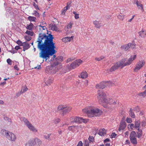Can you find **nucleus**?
I'll return each mask as SVG.
<instances>
[{"instance_id":"obj_53","label":"nucleus","mask_w":146,"mask_h":146,"mask_svg":"<svg viewBox=\"0 0 146 146\" xmlns=\"http://www.w3.org/2000/svg\"><path fill=\"white\" fill-rule=\"evenodd\" d=\"M33 6H34V7L36 9V10H39V9L38 6V5L36 4L35 2H33Z\"/></svg>"},{"instance_id":"obj_32","label":"nucleus","mask_w":146,"mask_h":146,"mask_svg":"<svg viewBox=\"0 0 146 146\" xmlns=\"http://www.w3.org/2000/svg\"><path fill=\"white\" fill-rule=\"evenodd\" d=\"M89 141L90 143H93L95 142V139L92 136H89L88 138Z\"/></svg>"},{"instance_id":"obj_12","label":"nucleus","mask_w":146,"mask_h":146,"mask_svg":"<svg viewBox=\"0 0 146 146\" xmlns=\"http://www.w3.org/2000/svg\"><path fill=\"white\" fill-rule=\"evenodd\" d=\"M136 57L137 56L136 54L131 56L127 61L128 65H130L132 63V61L135 60Z\"/></svg>"},{"instance_id":"obj_30","label":"nucleus","mask_w":146,"mask_h":146,"mask_svg":"<svg viewBox=\"0 0 146 146\" xmlns=\"http://www.w3.org/2000/svg\"><path fill=\"white\" fill-rule=\"evenodd\" d=\"M73 23H69L67 26H66L65 27V29L66 30L68 31L69 29H71L72 28V25Z\"/></svg>"},{"instance_id":"obj_27","label":"nucleus","mask_w":146,"mask_h":146,"mask_svg":"<svg viewBox=\"0 0 146 146\" xmlns=\"http://www.w3.org/2000/svg\"><path fill=\"white\" fill-rule=\"evenodd\" d=\"M66 105L62 104L60 105L57 107V110L58 111H62L65 108Z\"/></svg>"},{"instance_id":"obj_4","label":"nucleus","mask_w":146,"mask_h":146,"mask_svg":"<svg viewBox=\"0 0 146 146\" xmlns=\"http://www.w3.org/2000/svg\"><path fill=\"white\" fill-rule=\"evenodd\" d=\"M70 121L71 123H81L83 122L86 123L89 121L88 119H84L81 117L72 116L70 118Z\"/></svg>"},{"instance_id":"obj_21","label":"nucleus","mask_w":146,"mask_h":146,"mask_svg":"<svg viewBox=\"0 0 146 146\" xmlns=\"http://www.w3.org/2000/svg\"><path fill=\"white\" fill-rule=\"evenodd\" d=\"M77 126L72 125L68 127V129L69 130L72 131L73 132H75L77 128Z\"/></svg>"},{"instance_id":"obj_45","label":"nucleus","mask_w":146,"mask_h":146,"mask_svg":"<svg viewBox=\"0 0 146 146\" xmlns=\"http://www.w3.org/2000/svg\"><path fill=\"white\" fill-rule=\"evenodd\" d=\"M51 29L53 31H58V29L55 25H53L51 27Z\"/></svg>"},{"instance_id":"obj_39","label":"nucleus","mask_w":146,"mask_h":146,"mask_svg":"<svg viewBox=\"0 0 146 146\" xmlns=\"http://www.w3.org/2000/svg\"><path fill=\"white\" fill-rule=\"evenodd\" d=\"M28 90V88L26 86L23 87L20 92V94H22L25 92L27 91Z\"/></svg>"},{"instance_id":"obj_41","label":"nucleus","mask_w":146,"mask_h":146,"mask_svg":"<svg viewBox=\"0 0 146 146\" xmlns=\"http://www.w3.org/2000/svg\"><path fill=\"white\" fill-rule=\"evenodd\" d=\"M89 107H88L87 108L84 109H83L82 110L83 112L85 113H86L87 114L88 116V112H89L90 111V109H89Z\"/></svg>"},{"instance_id":"obj_42","label":"nucleus","mask_w":146,"mask_h":146,"mask_svg":"<svg viewBox=\"0 0 146 146\" xmlns=\"http://www.w3.org/2000/svg\"><path fill=\"white\" fill-rule=\"evenodd\" d=\"M106 134V130L104 128L102 129L101 130V136H104Z\"/></svg>"},{"instance_id":"obj_49","label":"nucleus","mask_w":146,"mask_h":146,"mask_svg":"<svg viewBox=\"0 0 146 146\" xmlns=\"http://www.w3.org/2000/svg\"><path fill=\"white\" fill-rule=\"evenodd\" d=\"M104 82H106V81H103L101 82V89H103L105 87H107V86H106V84H102V83Z\"/></svg>"},{"instance_id":"obj_59","label":"nucleus","mask_w":146,"mask_h":146,"mask_svg":"<svg viewBox=\"0 0 146 146\" xmlns=\"http://www.w3.org/2000/svg\"><path fill=\"white\" fill-rule=\"evenodd\" d=\"M50 56H48V57L47 58H45V61H46L47 60H48V61L49 62H51V60H50L51 59V57Z\"/></svg>"},{"instance_id":"obj_47","label":"nucleus","mask_w":146,"mask_h":146,"mask_svg":"<svg viewBox=\"0 0 146 146\" xmlns=\"http://www.w3.org/2000/svg\"><path fill=\"white\" fill-rule=\"evenodd\" d=\"M90 143L87 140H85L84 143V146H89Z\"/></svg>"},{"instance_id":"obj_64","label":"nucleus","mask_w":146,"mask_h":146,"mask_svg":"<svg viewBox=\"0 0 146 146\" xmlns=\"http://www.w3.org/2000/svg\"><path fill=\"white\" fill-rule=\"evenodd\" d=\"M96 89H99L100 88V85L99 84H97L96 86Z\"/></svg>"},{"instance_id":"obj_6","label":"nucleus","mask_w":146,"mask_h":146,"mask_svg":"<svg viewBox=\"0 0 146 146\" xmlns=\"http://www.w3.org/2000/svg\"><path fill=\"white\" fill-rule=\"evenodd\" d=\"M23 120L26 126L31 131L35 133L37 132V129L27 119L24 118Z\"/></svg>"},{"instance_id":"obj_61","label":"nucleus","mask_w":146,"mask_h":146,"mask_svg":"<svg viewBox=\"0 0 146 146\" xmlns=\"http://www.w3.org/2000/svg\"><path fill=\"white\" fill-rule=\"evenodd\" d=\"M77 146H83V143L81 141H80L79 142Z\"/></svg>"},{"instance_id":"obj_38","label":"nucleus","mask_w":146,"mask_h":146,"mask_svg":"<svg viewBox=\"0 0 146 146\" xmlns=\"http://www.w3.org/2000/svg\"><path fill=\"white\" fill-rule=\"evenodd\" d=\"M138 131L137 132V137L139 138L141 137L142 135V130L141 129L137 130Z\"/></svg>"},{"instance_id":"obj_16","label":"nucleus","mask_w":146,"mask_h":146,"mask_svg":"<svg viewBox=\"0 0 146 146\" xmlns=\"http://www.w3.org/2000/svg\"><path fill=\"white\" fill-rule=\"evenodd\" d=\"M72 110L71 107H68L66 105L65 106V108L62 111V114L64 115L70 112Z\"/></svg>"},{"instance_id":"obj_60","label":"nucleus","mask_w":146,"mask_h":146,"mask_svg":"<svg viewBox=\"0 0 146 146\" xmlns=\"http://www.w3.org/2000/svg\"><path fill=\"white\" fill-rule=\"evenodd\" d=\"M116 135H117L115 133H112L111 135V138H115Z\"/></svg>"},{"instance_id":"obj_46","label":"nucleus","mask_w":146,"mask_h":146,"mask_svg":"<svg viewBox=\"0 0 146 146\" xmlns=\"http://www.w3.org/2000/svg\"><path fill=\"white\" fill-rule=\"evenodd\" d=\"M33 13L32 14V15H35L37 17H39L40 15L36 11L34 10L33 11Z\"/></svg>"},{"instance_id":"obj_35","label":"nucleus","mask_w":146,"mask_h":146,"mask_svg":"<svg viewBox=\"0 0 146 146\" xmlns=\"http://www.w3.org/2000/svg\"><path fill=\"white\" fill-rule=\"evenodd\" d=\"M99 21H94L93 23L95 26V27L97 28H100V23Z\"/></svg>"},{"instance_id":"obj_8","label":"nucleus","mask_w":146,"mask_h":146,"mask_svg":"<svg viewBox=\"0 0 146 146\" xmlns=\"http://www.w3.org/2000/svg\"><path fill=\"white\" fill-rule=\"evenodd\" d=\"M145 64V62L144 60L140 61L138 62L136 65L133 70L134 71L137 72Z\"/></svg>"},{"instance_id":"obj_43","label":"nucleus","mask_w":146,"mask_h":146,"mask_svg":"<svg viewBox=\"0 0 146 146\" xmlns=\"http://www.w3.org/2000/svg\"><path fill=\"white\" fill-rule=\"evenodd\" d=\"M25 33L29 35L33 36L34 35V32L32 31L27 30L25 32Z\"/></svg>"},{"instance_id":"obj_17","label":"nucleus","mask_w":146,"mask_h":146,"mask_svg":"<svg viewBox=\"0 0 146 146\" xmlns=\"http://www.w3.org/2000/svg\"><path fill=\"white\" fill-rule=\"evenodd\" d=\"M135 128L137 130L141 129L140 121L139 120L136 121L134 123Z\"/></svg>"},{"instance_id":"obj_63","label":"nucleus","mask_w":146,"mask_h":146,"mask_svg":"<svg viewBox=\"0 0 146 146\" xmlns=\"http://www.w3.org/2000/svg\"><path fill=\"white\" fill-rule=\"evenodd\" d=\"M110 141V139L108 138H107L104 140V143L105 144L106 143V142H109Z\"/></svg>"},{"instance_id":"obj_20","label":"nucleus","mask_w":146,"mask_h":146,"mask_svg":"<svg viewBox=\"0 0 146 146\" xmlns=\"http://www.w3.org/2000/svg\"><path fill=\"white\" fill-rule=\"evenodd\" d=\"M57 60H58V61H57L56 62H54L53 65L56 66L59 64L60 62H61L62 61L63 58L62 56H59L57 58Z\"/></svg>"},{"instance_id":"obj_36","label":"nucleus","mask_w":146,"mask_h":146,"mask_svg":"<svg viewBox=\"0 0 146 146\" xmlns=\"http://www.w3.org/2000/svg\"><path fill=\"white\" fill-rule=\"evenodd\" d=\"M125 15L120 12V14L117 16V17L118 19L122 21Z\"/></svg>"},{"instance_id":"obj_5","label":"nucleus","mask_w":146,"mask_h":146,"mask_svg":"<svg viewBox=\"0 0 146 146\" xmlns=\"http://www.w3.org/2000/svg\"><path fill=\"white\" fill-rule=\"evenodd\" d=\"M5 132L6 137L11 142L15 141L16 137L15 134L6 130H2L1 131Z\"/></svg>"},{"instance_id":"obj_29","label":"nucleus","mask_w":146,"mask_h":146,"mask_svg":"<svg viewBox=\"0 0 146 146\" xmlns=\"http://www.w3.org/2000/svg\"><path fill=\"white\" fill-rule=\"evenodd\" d=\"M70 7V6L68 4L66 6L64 7L63 9L62 10L61 13L62 14L64 15L67 10Z\"/></svg>"},{"instance_id":"obj_19","label":"nucleus","mask_w":146,"mask_h":146,"mask_svg":"<svg viewBox=\"0 0 146 146\" xmlns=\"http://www.w3.org/2000/svg\"><path fill=\"white\" fill-rule=\"evenodd\" d=\"M35 143L33 139L30 140L26 144V146H35Z\"/></svg>"},{"instance_id":"obj_10","label":"nucleus","mask_w":146,"mask_h":146,"mask_svg":"<svg viewBox=\"0 0 146 146\" xmlns=\"http://www.w3.org/2000/svg\"><path fill=\"white\" fill-rule=\"evenodd\" d=\"M82 61L80 59L76 60L74 61L70 65V67L72 69H74L78 66L82 62Z\"/></svg>"},{"instance_id":"obj_51","label":"nucleus","mask_w":146,"mask_h":146,"mask_svg":"<svg viewBox=\"0 0 146 146\" xmlns=\"http://www.w3.org/2000/svg\"><path fill=\"white\" fill-rule=\"evenodd\" d=\"M98 94L97 95V97L98 100L100 101V90H98Z\"/></svg>"},{"instance_id":"obj_57","label":"nucleus","mask_w":146,"mask_h":146,"mask_svg":"<svg viewBox=\"0 0 146 146\" xmlns=\"http://www.w3.org/2000/svg\"><path fill=\"white\" fill-rule=\"evenodd\" d=\"M51 135V134L50 133L48 134L47 135H44V137L45 139H49L50 136Z\"/></svg>"},{"instance_id":"obj_55","label":"nucleus","mask_w":146,"mask_h":146,"mask_svg":"<svg viewBox=\"0 0 146 146\" xmlns=\"http://www.w3.org/2000/svg\"><path fill=\"white\" fill-rule=\"evenodd\" d=\"M130 48L131 47L132 49H134L135 48L136 44L130 43Z\"/></svg>"},{"instance_id":"obj_33","label":"nucleus","mask_w":146,"mask_h":146,"mask_svg":"<svg viewBox=\"0 0 146 146\" xmlns=\"http://www.w3.org/2000/svg\"><path fill=\"white\" fill-rule=\"evenodd\" d=\"M146 31H142L139 32V34L141 37H145L146 36Z\"/></svg>"},{"instance_id":"obj_34","label":"nucleus","mask_w":146,"mask_h":146,"mask_svg":"<svg viewBox=\"0 0 146 146\" xmlns=\"http://www.w3.org/2000/svg\"><path fill=\"white\" fill-rule=\"evenodd\" d=\"M138 95L140 97H142L144 98L146 96V90L142 92H140L139 93Z\"/></svg>"},{"instance_id":"obj_25","label":"nucleus","mask_w":146,"mask_h":146,"mask_svg":"<svg viewBox=\"0 0 146 146\" xmlns=\"http://www.w3.org/2000/svg\"><path fill=\"white\" fill-rule=\"evenodd\" d=\"M106 84V86H111L114 85V83L110 81H106V82H104L102 83V84Z\"/></svg>"},{"instance_id":"obj_1","label":"nucleus","mask_w":146,"mask_h":146,"mask_svg":"<svg viewBox=\"0 0 146 146\" xmlns=\"http://www.w3.org/2000/svg\"><path fill=\"white\" fill-rule=\"evenodd\" d=\"M52 35L49 34L46 36L45 33H40L37 42V47L40 50L39 57L43 59L52 56L56 51L55 50V43L53 42Z\"/></svg>"},{"instance_id":"obj_15","label":"nucleus","mask_w":146,"mask_h":146,"mask_svg":"<svg viewBox=\"0 0 146 146\" xmlns=\"http://www.w3.org/2000/svg\"><path fill=\"white\" fill-rule=\"evenodd\" d=\"M23 46V50L25 51V50L29 49L30 47L29 44L27 42H23L22 46Z\"/></svg>"},{"instance_id":"obj_2","label":"nucleus","mask_w":146,"mask_h":146,"mask_svg":"<svg viewBox=\"0 0 146 146\" xmlns=\"http://www.w3.org/2000/svg\"><path fill=\"white\" fill-rule=\"evenodd\" d=\"M109 97V95L107 93L102 92L101 93V105L105 108L108 106Z\"/></svg>"},{"instance_id":"obj_18","label":"nucleus","mask_w":146,"mask_h":146,"mask_svg":"<svg viewBox=\"0 0 146 146\" xmlns=\"http://www.w3.org/2000/svg\"><path fill=\"white\" fill-rule=\"evenodd\" d=\"M126 126V123L125 122L121 121L119 126V130L120 131L121 130L124 129Z\"/></svg>"},{"instance_id":"obj_9","label":"nucleus","mask_w":146,"mask_h":146,"mask_svg":"<svg viewBox=\"0 0 146 146\" xmlns=\"http://www.w3.org/2000/svg\"><path fill=\"white\" fill-rule=\"evenodd\" d=\"M126 61V59L124 58L118 62H117L116 63L119 68L121 67V68H122L125 66H128L127 62L126 61Z\"/></svg>"},{"instance_id":"obj_26","label":"nucleus","mask_w":146,"mask_h":146,"mask_svg":"<svg viewBox=\"0 0 146 146\" xmlns=\"http://www.w3.org/2000/svg\"><path fill=\"white\" fill-rule=\"evenodd\" d=\"M127 127L128 129L130 131H132L134 130L135 128L134 124L133 123H130L128 125Z\"/></svg>"},{"instance_id":"obj_37","label":"nucleus","mask_w":146,"mask_h":146,"mask_svg":"<svg viewBox=\"0 0 146 146\" xmlns=\"http://www.w3.org/2000/svg\"><path fill=\"white\" fill-rule=\"evenodd\" d=\"M28 19L30 21L35 22L36 18L35 17L29 16L28 17Z\"/></svg>"},{"instance_id":"obj_54","label":"nucleus","mask_w":146,"mask_h":146,"mask_svg":"<svg viewBox=\"0 0 146 146\" xmlns=\"http://www.w3.org/2000/svg\"><path fill=\"white\" fill-rule=\"evenodd\" d=\"M20 46H22L23 43L20 40H18L16 42Z\"/></svg>"},{"instance_id":"obj_62","label":"nucleus","mask_w":146,"mask_h":146,"mask_svg":"<svg viewBox=\"0 0 146 146\" xmlns=\"http://www.w3.org/2000/svg\"><path fill=\"white\" fill-rule=\"evenodd\" d=\"M14 68L16 70H19V68L18 67V66L17 65H15L14 66Z\"/></svg>"},{"instance_id":"obj_50","label":"nucleus","mask_w":146,"mask_h":146,"mask_svg":"<svg viewBox=\"0 0 146 146\" xmlns=\"http://www.w3.org/2000/svg\"><path fill=\"white\" fill-rule=\"evenodd\" d=\"M60 121V119L58 118H56L54 120V122L56 124L58 123Z\"/></svg>"},{"instance_id":"obj_22","label":"nucleus","mask_w":146,"mask_h":146,"mask_svg":"<svg viewBox=\"0 0 146 146\" xmlns=\"http://www.w3.org/2000/svg\"><path fill=\"white\" fill-rule=\"evenodd\" d=\"M119 68V67L117 65L116 63L111 68L109 69V71L110 72H112L113 71H115L116 69H117Z\"/></svg>"},{"instance_id":"obj_48","label":"nucleus","mask_w":146,"mask_h":146,"mask_svg":"<svg viewBox=\"0 0 146 146\" xmlns=\"http://www.w3.org/2000/svg\"><path fill=\"white\" fill-rule=\"evenodd\" d=\"M53 82V80L52 79H49L47 80L46 82V84L47 85H50Z\"/></svg>"},{"instance_id":"obj_28","label":"nucleus","mask_w":146,"mask_h":146,"mask_svg":"<svg viewBox=\"0 0 146 146\" xmlns=\"http://www.w3.org/2000/svg\"><path fill=\"white\" fill-rule=\"evenodd\" d=\"M33 139L35 140V143H36V144H37L38 145L40 146L42 144V141L38 138H36L35 139Z\"/></svg>"},{"instance_id":"obj_31","label":"nucleus","mask_w":146,"mask_h":146,"mask_svg":"<svg viewBox=\"0 0 146 146\" xmlns=\"http://www.w3.org/2000/svg\"><path fill=\"white\" fill-rule=\"evenodd\" d=\"M34 26L33 24L32 23H31L29 25H27L26 28L29 31H32Z\"/></svg>"},{"instance_id":"obj_23","label":"nucleus","mask_w":146,"mask_h":146,"mask_svg":"<svg viewBox=\"0 0 146 146\" xmlns=\"http://www.w3.org/2000/svg\"><path fill=\"white\" fill-rule=\"evenodd\" d=\"M81 77L83 79L86 78L88 76V74L86 71H84L80 74Z\"/></svg>"},{"instance_id":"obj_58","label":"nucleus","mask_w":146,"mask_h":146,"mask_svg":"<svg viewBox=\"0 0 146 146\" xmlns=\"http://www.w3.org/2000/svg\"><path fill=\"white\" fill-rule=\"evenodd\" d=\"M7 61L8 64L9 65L12 64V61L9 58L7 59Z\"/></svg>"},{"instance_id":"obj_11","label":"nucleus","mask_w":146,"mask_h":146,"mask_svg":"<svg viewBox=\"0 0 146 146\" xmlns=\"http://www.w3.org/2000/svg\"><path fill=\"white\" fill-rule=\"evenodd\" d=\"M108 101V105L109 104L110 105H115L117 102V100L112 97H109Z\"/></svg>"},{"instance_id":"obj_40","label":"nucleus","mask_w":146,"mask_h":146,"mask_svg":"<svg viewBox=\"0 0 146 146\" xmlns=\"http://www.w3.org/2000/svg\"><path fill=\"white\" fill-rule=\"evenodd\" d=\"M129 112V115L131 117L133 118H134L135 117V115L134 113L133 112V110L131 109H130Z\"/></svg>"},{"instance_id":"obj_52","label":"nucleus","mask_w":146,"mask_h":146,"mask_svg":"<svg viewBox=\"0 0 146 146\" xmlns=\"http://www.w3.org/2000/svg\"><path fill=\"white\" fill-rule=\"evenodd\" d=\"M126 120L128 123H131L132 122L131 119L130 118L127 117Z\"/></svg>"},{"instance_id":"obj_7","label":"nucleus","mask_w":146,"mask_h":146,"mask_svg":"<svg viewBox=\"0 0 146 146\" xmlns=\"http://www.w3.org/2000/svg\"><path fill=\"white\" fill-rule=\"evenodd\" d=\"M137 135L134 131H132L130 134L129 138L131 142L134 145H136L137 143L136 137Z\"/></svg>"},{"instance_id":"obj_24","label":"nucleus","mask_w":146,"mask_h":146,"mask_svg":"<svg viewBox=\"0 0 146 146\" xmlns=\"http://www.w3.org/2000/svg\"><path fill=\"white\" fill-rule=\"evenodd\" d=\"M136 4L139 9H141L142 11H143V5L139 1H136Z\"/></svg>"},{"instance_id":"obj_56","label":"nucleus","mask_w":146,"mask_h":146,"mask_svg":"<svg viewBox=\"0 0 146 146\" xmlns=\"http://www.w3.org/2000/svg\"><path fill=\"white\" fill-rule=\"evenodd\" d=\"M98 129H95L93 130L92 131V133L94 135H96L97 133L98 132Z\"/></svg>"},{"instance_id":"obj_3","label":"nucleus","mask_w":146,"mask_h":146,"mask_svg":"<svg viewBox=\"0 0 146 146\" xmlns=\"http://www.w3.org/2000/svg\"><path fill=\"white\" fill-rule=\"evenodd\" d=\"M90 111L88 114L89 117H92L98 116L99 114L100 110L95 107H90L89 108Z\"/></svg>"},{"instance_id":"obj_44","label":"nucleus","mask_w":146,"mask_h":146,"mask_svg":"<svg viewBox=\"0 0 146 146\" xmlns=\"http://www.w3.org/2000/svg\"><path fill=\"white\" fill-rule=\"evenodd\" d=\"M24 37L27 41H29L32 39V38L31 36L28 35H25L24 36Z\"/></svg>"},{"instance_id":"obj_14","label":"nucleus","mask_w":146,"mask_h":146,"mask_svg":"<svg viewBox=\"0 0 146 146\" xmlns=\"http://www.w3.org/2000/svg\"><path fill=\"white\" fill-rule=\"evenodd\" d=\"M74 36H72L70 37L67 36L64 38H63L62 40L63 42L66 43L72 40Z\"/></svg>"},{"instance_id":"obj_13","label":"nucleus","mask_w":146,"mask_h":146,"mask_svg":"<svg viewBox=\"0 0 146 146\" xmlns=\"http://www.w3.org/2000/svg\"><path fill=\"white\" fill-rule=\"evenodd\" d=\"M130 43L123 45L121 47V49L122 50L126 51L130 48Z\"/></svg>"}]
</instances>
